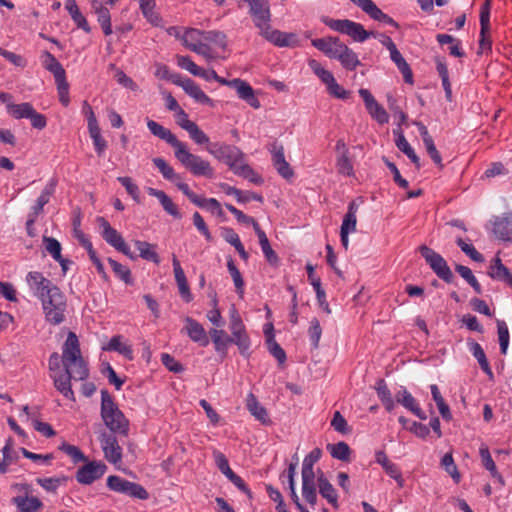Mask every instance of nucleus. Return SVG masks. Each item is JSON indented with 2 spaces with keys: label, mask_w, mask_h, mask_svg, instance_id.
Segmentation results:
<instances>
[{
  "label": "nucleus",
  "mask_w": 512,
  "mask_h": 512,
  "mask_svg": "<svg viewBox=\"0 0 512 512\" xmlns=\"http://www.w3.org/2000/svg\"><path fill=\"white\" fill-rule=\"evenodd\" d=\"M147 127L150 132L166 141L174 149L176 159L194 176H203L206 178L214 177V169L210 163L200 156L192 154L187 145L178 140L177 137L167 128L163 127L154 120H147Z\"/></svg>",
  "instance_id": "obj_1"
},
{
  "label": "nucleus",
  "mask_w": 512,
  "mask_h": 512,
  "mask_svg": "<svg viewBox=\"0 0 512 512\" xmlns=\"http://www.w3.org/2000/svg\"><path fill=\"white\" fill-rule=\"evenodd\" d=\"M101 418L110 430L109 433L127 437L129 433V420L114 402L107 390L101 391Z\"/></svg>",
  "instance_id": "obj_2"
},
{
  "label": "nucleus",
  "mask_w": 512,
  "mask_h": 512,
  "mask_svg": "<svg viewBox=\"0 0 512 512\" xmlns=\"http://www.w3.org/2000/svg\"><path fill=\"white\" fill-rule=\"evenodd\" d=\"M62 363L64 368L77 371L79 380H85L89 376L87 364L84 361L78 337L74 332H69L62 347Z\"/></svg>",
  "instance_id": "obj_3"
},
{
  "label": "nucleus",
  "mask_w": 512,
  "mask_h": 512,
  "mask_svg": "<svg viewBox=\"0 0 512 512\" xmlns=\"http://www.w3.org/2000/svg\"><path fill=\"white\" fill-rule=\"evenodd\" d=\"M46 320L52 325H59L65 320L66 297L59 288H52L41 299Z\"/></svg>",
  "instance_id": "obj_4"
},
{
  "label": "nucleus",
  "mask_w": 512,
  "mask_h": 512,
  "mask_svg": "<svg viewBox=\"0 0 512 512\" xmlns=\"http://www.w3.org/2000/svg\"><path fill=\"white\" fill-rule=\"evenodd\" d=\"M421 256L425 259L426 263L430 266L433 272L443 281L450 284L454 281V275L448 266L446 260L433 249L426 245L419 247Z\"/></svg>",
  "instance_id": "obj_5"
},
{
  "label": "nucleus",
  "mask_w": 512,
  "mask_h": 512,
  "mask_svg": "<svg viewBox=\"0 0 512 512\" xmlns=\"http://www.w3.org/2000/svg\"><path fill=\"white\" fill-rule=\"evenodd\" d=\"M323 22L332 30L346 34L350 36L354 41L364 42L371 35H374V32H368L364 29L363 25L348 19L343 20H335L330 18H325Z\"/></svg>",
  "instance_id": "obj_6"
},
{
  "label": "nucleus",
  "mask_w": 512,
  "mask_h": 512,
  "mask_svg": "<svg viewBox=\"0 0 512 512\" xmlns=\"http://www.w3.org/2000/svg\"><path fill=\"white\" fill-rule=\"evenodd\" d=\"M97 223L102 229L101 236L103 239L117 251L123 253L131 260H135L137 256L131 252L130 247L125 242L121 234L113 228L104 217H97Z\"/></svg>",
  "instance_id": "obj_7"
},
{
  "label": "nucleus",
  "mask_w": 512,
  "mask_h": 512,
  "mask_svg": "<svg viewBox=\"0 0 512 512\" xmlns=\"http://www.w3.org/2000/svg\"><path fill=\"white\" fill-rule=\"evenodd\" d=\"M249 5V14L259 29L260 35L271 27V11L268 0H245Z\"/></svg>",
  "instance_id": "obj_8"
},
{
  "label": "nucleus",
  "mask_w": 512,
  "mask_h": 512,
  "mask_svg": "<svg viewBox=\"0 0 512 512\" xmlns=\"http://www.w3.org/2000/svg\"><path fill=\"white\" fill-rule=\"evenodd\" d=\"M107 486L112 491L140 500H146L149 497V493L143 486L116 475H111L107 478Z\"/></svg>",
  "instance_id": "obj_9"
},
{
  "label": "nucleus",
  "mask_w": 512,
  "mask_h": 512,
  "mask_svg": "<svg viewBox=\"0 0 512 512\" xmlns=\"http://www.w3.org/2000/svg\"><path fill=\"white\" fill-rule=\"evenodd\" d=\"M118 434L108 433L106 431L99 435V441L104 453L105 459L116 465L122 461V448L117 440Z\"/></svg>",
  "instance_id": "obj_10"
},
{
  "label": "nucleus",
  "mask_w": 512,
  "mask_h": 512,
  "mask_svg": "<svg viewBox=\"0 0 512 512\" xmlns=\"http://www.w3.org/2000/svg\"><path fill=\"white\" fill-rule=\"evenodd\" d=\"M107 466L101 461H91L76 472V480L83 485H90L100 479L106 472Z\"/></svg>",
  "instance_id": "obj_11"
},
{
  "label": "nucleus",
  "mask_w": 512,
  "mask_h": 512,
  "mask_svg": "<svg viewBox=\"0 0 512 512\" xmlns=\"http://www.w3.org/2000/svg\"><path fill=\"white\" fill-rule=\"evenodd\" d=\"M206 149L211 155L226 165L236 159L243 158V153L238 147L225 143H212Z\"/></svg>",
  "instance_id": "obj_12"
},
{
  "label": "nucleus",
  "mask_w": 512,
  "mask_h": 512,
  "mask_svg": "<svg viewBox=\"0 0 512 512\" xmlns=\"http://www.w3.org/2000/svg\"><path fill=\"white\" fill-rule=\"evenodd\" d=\"M55 388L67 399L75 401V395L71 387V380L80 381L77 377V371L64 368L59 374H51Z\"/></svg>",
  "instance_id": "obj_13"
},
{
  "label": "nucleus",
  "mask_w": 512,
  "mask_h": 512,
  "mask_svg": "<svg viewBox=\"0 0 512 512\" xmlns=\"http://www.w3.org/2000/svg\"><path fill=\"white\" fill-rule=\"evenodd\" d=\"M26 280L33 294L40 300L47 296L52 288H58L49 279L45 278L41 272H29L26 276Z\"/></svg>",
  "instance_id": "obj_14"
},
{
  "label": "nucleus",
  "mask_w": 512,
  "mask_h": 512,
  "mask_svg": "<svg viewBox=\"0 0 512 512\" xmlns=\"http://www.w3.org/2000/svg\"><path fill=\"white\" fill-rule=\"evenodd\" d=\"M359 95L365 103L366 110L370 116L376 120L379 124H385L389 121V116L386 110L381 106L370 93L369 90L361 88Z\"/></svg>",
  "instance_id": "obj_15"
},
{
  "label": "nucleus",
  "mask_w": 512,
  "mask_h": 512,
  "mask_svg": "<svg viewBox=\"0 0 512 512\" xmlns=\"http://www.w3.org/2000/svg\"><path fill=\"white\" fill-rule=\"evenodd\" d=\"M261 36L279 47H295L299 44L298 36L295 33L282 32L272 29V27L262 33Z\"/></svg>",
  "instance_id": "obj_16"
},
{
  "label": "nucleus",
  "mask_w": 512,
  "mask_h": 512,
  "mask_svg": "<svg viewBox=\"0 0 512 512\" xmlns=\"http://www.w3.org/2000/svg\"><path fill=\"white\" fill-rule=\"evenodd\" d=\"M182 332H185L193 342L198 343L202 347H206L209 344V338L204 327L191 317L185 318V326Z\"/></svg>",
  "instance_id": "obj_17"
},
{
  "label": "nucleus",
  "mask_w": 512,
  "mask_h": 512,
  "mask_svg": "<svg viewBox=\"0 0 512 512\" xmlns=\"http://www.w3.org/2000/svg\"><path fill=\"white\" fill-rule=\"evenodd\" d=\"M270 151L272 153V163L277 172L285 179L292 178L294 171L285 159L283 146L274 143Z\"/></svg>",
  "instance_id": "obj_18"
},
{
  "label": "nucleus",
  "mask_w": 512,
  "mask_h": 512,
  "mask_svg": "<svg viewBox=\"0 0 512 512\" xmlns=\"http://www.w3.org/2000/svg\"><path fill=\"white\" fill-rule=\"evenodd\" d=\"M396 402L405 407L407 410L412 412L415 416L420 418L421 420H426V413L420 408L416 399L412 396V394L405 388L401 387L397 393L395 394Z\"/></svg>",
  "instance_id": "obj_19"
},
{
  "label": "nucleus",
  "mask_w": 512,
  "mask_h": 512,
  "mask_svg": "<svg viewBox=\"0 0 512 512\" xmlns=\"http://www.w3.org/2000/svg\"><path fill=\"white\" fill-rule=\"evenodd\" d=\"M232 83H233L232 88H234L236 90L237 95L240 99L245 101L248 105H250L254 109L260 108V106H261L260 101L255 96L254 89L248 82L241 80L239 78H236V79H232Z\"/></svg>",
  "instance_id": "obj_20"
},
{
  "label": "nucleus",
  "mask_w": 512,
  "mask_h": 512,
  "mask_svg": "<svg viewBox=\"0 0 512 512\" xmlns=\"http://www.w3.org/2000/svg\"><path fill=\"white\" fill-rule=\"evenodd\" d=\"M343 42L338 37H324L312 40V45L331 59H336Z\"/></svg>",
  "instance_id": "obj_21"
},
{
  "label": "nucleus",
  "mask_w": 512,
  "mask_h": 512,
  "mask_svg": "<svg viewBox=\"0 0 512 512\" xmlns=\"http://www.w3.org/2000/svg\"><path fill=\"white\" fill-rule=\"evenodd\" d=\"M495 236L503 241H512V213L497 217L493 224Z\"/></svg>",
  "instance_id": "obj_22"
},
{
  "label": "nucleus",
  "mask_w": 512,
  "mask_h": 512,
  "mask_svg": "<svg viewBox=\"0 0 512 512\" xmlns=\"http://www.w3.org/2000/svg\"><path fill=\"white\" fill-rule=\"evenodd\" d=\"M488 275L493 280L503 282L512 288V274L498 256L494 258L490 265Z\"/></svg>",
  "instance_id": "obj_23"
},
{
  "label": "nucleus",
  "mask_w": 512,
  "mask_h": 512,
  "mask_svg": "<svg viewBox=\"0 0 512 512\" xmlns=\"http://www.w3.org/2000/svg\"><path fill=\"white\" fill-rule=\"evenodd\" d=\"M317 485L320 495L332 505L333 508H338V493L330 481L321 473L317 477Z\"/></svg>",
  "instance_id": "obj_24"
},
{
  "label": "nucleus",
  "mask_w": 512,
  "mask_h": 512,
  "mask_svg": "<svg viewBox=\"0 0 512 512\" xmlns=\"http://www.w3.org/2000/svg\"><path fill=\"white\" fill-rule=\"evenodd\" d=\"M147 193L150 196L156 197L163 209L172 217L180 219L182 217L178 207L174 204L172 199L162 190H158L152 187L147 188Z\"/></svg>",
  "instance_id": "obj_25"
},
{
  "label": "nucleus",
  "mask_w": 512,
  "mask_h": 512,
  "mask_svg": "<svg viewBox=\"0 0 512 512\" xmlns=\"http://www.w3.org/2000/svg\"><path fill=\"white\" fill-rule=\"evenodd\" d=\"M375 458H376V462L383 467L385 472L391 478L396 480L400 487H402L404 480L402 478L401 471H400V469L398 468V466L395 463L391 462L388 459L386 453L384 451H377L376 455H375Z\"/></svg>",
  "instance_id": "obj_26"
},
{
  "label": "nucleus",
  "mask_w": 512,
  "mask_h": 512,
  "mask_svg": "<svg viewBox=\"0 0 512 512\" xmlns=\"http://www.w3.org/2000/svg\"><path fill=\"white\" fill-rule=\"evenodd\" d=\"M264 333L269 352L277 359L280 365L284 364L287 357L284 349L275 341L273 334V325L266 324Z\"/></svg>",
  "instance_id": "obj_27"
},
{
  "label": "nucleus",
  "mask_w": 512,
  "mask_h": 512,
  "mask_svg": "<svg viewBox=\"0 0 512 512\" xmlns=\"http://www.w3.org/2000/svg\"><path fill=\"white\" fill-rule=\"evenodd\" d=\"M393 134L397 136L395 140V144L397 148L403 152L413 164H415L416 168L419 169L421 167L420 158L415 153L414 149L410 146L409 142L406 140L403 131L401 128L394 129Z\"/></svg>",
  "instance_id": "obj_28"
},
{
  "label": "nucleus",
  "mask_w": 512,
  "mask_h": 512,
  "mask_svg": "<svg viewBox=\"0 0 512 512\" xmlns=\"http://www.w3.org/2000/svg\"><path fill=\"white\" fill-rule=\"evenodd\" d=\"M246 407L251 415H253L255 419L260 421L262 424L268 425L271 423L266 408L259 403L254 394H248L246 399Z\"/></svg>",
  "instance_id": "obj_29"
},
{
  "label": "nucleus",
  "mask_w": 512,
  "mask_h": 512,
  "mask_svg": "<svg viewBox=\"0 0 512 512\" xmlns=\"http://www.w3.org/2000/svg\"><path fill=\"white\" fill-rule=\"evenodd\" d=\"M56 188V181L52 179L42 190L40 196L36 200V203L31 207V211L28 215H31L33 217H38L42 212L44 206L49 202L50 197L55 192Z\"/></svg>",
  "instance_id": "obj_30"
},
{
  "label": "nucleus",
  "mask_w": 512,
  "mask_h": 512,
  "mask_svg": "<svg viewBox=\"0 0 512 512\" xmlns=\"http://www.w3.org/2000/svg\"><path fill=\"white\" fill-rule=\"evenodd\" d=\"M255 233L258 236L259 244L267 262L272 266H278L279 257L272 249L266 233L261 229V227H256Z\"/></svg>",
  "instance_id": "obj_31"
},
{
  "label": "nucleus",
  "mask_w": 512,
  "mask_h": 512,
  "mask_svg": "<svg viewBox=\"0 0 512 512\" xmlns=\"http://www.w3.org/2000/svg\"><path fill=\"white\" fill-rule=\"evenodd\" d=\"M92 8L97 15V20L103 30V33L106 36L110 35L112 33V26L111 15L108 8L103 6V4L97 0L92 2Z\"/></svg>",
  "instance_id": "obj_32"
},
{
  "label": "nucleus",
  "mask_w": 512,
  "mask_h": 512,
  "mask_svg": "<svg viewBox=\"0 0 512 512\" xmlns=\"http://www.w3.org/2000/svg\"><path fill=\"white\" fill-rule=\"evenodd\" d=\"M436 70L441 78L442 86L445 91V97L448 101L452 100V88L449 79L448 67L444 57L436 56L434 58Z\"/></svg>",
  "instance_id": "obj_33"
},
{
  "label": "nucleus",
  "mask_w": 512,
  "mask_h": 512,
  "mask_svg": "<svg viewBox=\"0 0 512 512\" xmlns=\"http://www.w3.org/2000/svg\"><path fill=\"white\" fill-rule=\"evenodd\" d=\"M186 94L200 104L213 106V100L192 79L186 78L184 89Z\"/></svg>",
  "instance_id": "obj_34"
},
{
  "label": "nucleus",
  "mask_w": 512,
  "mask_h": 512,
  "mask_svg": "<svg viewBox=\"0 0 512 512\" xmlns=\"http://www.w3.org/2000/svg\"><path fill=\"white\" fill-rule=\"evenodd\" d=\"M336 59L340 61L341 65L345 69L350 71L355 70L357 66L361 64L357 54L352 49H350L346 44L340 46V52L338 53Z\"/></svg>",
  "instance_id": "obj_35"
},
{
  "label": "nucleus",
  "mask_w": 512,
  "mask_h": 512,
  "mask_svg": "<svg viewBox=\"0 0 512 512\" xmlns=\"http://www.w3.org/2000/svg\"><path fill=\"white\" fill-rule=\"evenodd\" d=\"M40 59L42 66L52 73L55 79L66 74L61 63L49 51H43Z\"/></svg>",
  "instance_id": "obj_36"
},
{
  "label": "nucleus",
  "mask_w": 512,
  "mask_h": 512,
  "mask_svg": "<svg viewBox=\"0 0 512 512\" xmlns=\"http://www.w3.org/2000/svg\"><path fill=\"white\" fill-rule=\"evenodd\" d=\"M302 496L311 506L317 503L315 475H302Z\"/></svg>",
  "instance_id": "obj_37"
},
{
  "label": "nucleus",
  "mask_w": 512,
  "mask_h": 512,
  "mask_svg": "<svg viewBox=\"0 0 512 512\" xmlns=\"http://www.w3.org/2000/svg\"><path fill=\"white\" fill-rule=\"evenodd\" d=\"M65 6L77 27L84 30L86 33H90L91 27L85 16L80 12L76 0H67Z\"/></svg>",
  "instance_id": "obj_38"
},
{
  "label": "nucleus",
  "mask_w": 512,
  "mask_h": 512,
  "mask_svg": "<svg viewBox=\"0 0 512 512\" xmlns=\"http://www.w3.org/2000/svg\"><path fill=\"white\" fill-rule=\"evenodd\" d=\"M375 390L385 409L391 412L395 408V401L384 379L377 380Z\"/></svg>",
  "instance_id": "obj_39"
},
{
  "label": "nucleus",
  "mask_w": 512,
  "mask_h": 512,
  "mask_svg": "<svg viewBox=\"0 0 512 512\" xmlns=\"http://www.w3.org/2000/svg\"><path fill=\"white\" fill-rule=\"evenodd\" d=\"M215 350L218 353L226 355L228 344L232 343L231 337L222 329H211L209 331Z\"/></svg>",
  "instance_id": "obj_40"
},
{
  "label": "nucleus",
  "mask_w": 512,
  "mask_h": 512,
  "mask_svg": "<svg viewBox=\"0 0 512 512\" xmlns=\"http://www.w3.org/2000/svg\"><path fill=\"white\" fill-rule=\"evenodd\" d=\"M104 349L109 351H116L129 360L133 359L132 346L127 343H123L122 336L120 335L113 336Z\"/></svg>",
  "instance_id": "obj_41"
},
{
  "label": "nucleus",
  "mask_w": 512,
  "mask_h": 512,
  "mask_svg": "<svg viewBox=\"0 0 512 512\" xmlns=\"http://www.w3.org/2000/svg\"><path fill=\"white\" fill-rule=\"evenodd\" d=\"M134 245L136 249L139 251V256L142 259L151 261L155 264L160 263V258L155 250V245L140 240H135Z\"/></svg>",
  "instance_id": "obj_42"
},
{
  "label": "nucleus",
  "mask_w": 512,
  "mask_h": 512,
  "mask_svg": "<svg viewBox=\"0 0 512 512\" xmlns=\"http://www.w3.org/2000/svg\"><path fill=\"white\" fill-rule=\"evenodd\" d=\"M13 502L18 508V512H36L43 506V503L37 497L17 496L13 498Z\"/></svg>",
  "instance_id": "obj_43"
},
{
  "label": "nucleus",
  "mask_w": 512,
  "mask_h": 512,
  "mask_svg": "<svg viewBox=\"0 0 512 512\" xmlns=\"http://www.w3.org/2000/svg\"><path fill=\"white\" fill-rule=\"evenodd\" d=\"M470 351L472 355L477 359L481 369L490 377H493V372L491 370L490 364L487 360L485 352L481 345L477 342H472L470 344Z\"/></svg>",
  "instance_id": "obj_44"
},
{
  "label": "nucleus",
  "mask_w": 512,
  "mask_h": 512,
  "mask_svg": "<svg viewBox=\"0 0 512 512\" xmlns=\"http://www.w3.org/2000/svg\"><path fill=\"white\" fill-rule=\"evenodd\" d=\"M327 450L335 459L348 462L350 461L351 449L346 442H338L336 444H328Z\"/></svg>",
  "instance_id": "obj_45"
},
{
  "label": "nucleus",
  "mask_w": 512,
  "mask_h": 512,
  "mask_svg": "<svg viewBox=\"0 0 512 512\" xmlns=\"http://www.w3.org/2000/svg\"><path fill=\"white\" fill-rule=\"evenodd\" d=\"M184 130L189 133L190 138L198 145L207 144L209 146V137L199 128V126L193 121H187L184 126Z\"/></svg>",
  "instance_id": "obj_46"
},
{
  "label": "nucleus",
  "mask_w": 512,
  "mask_h": 512,
  "mask_svg": "<svg viewBox=\"0 0 512 512\" xmlns=\"http://www.w3.org/2000/svg\"><path fill=\"white\" fill-rule=\"evenodd\" d=\"M430 389H431L432 398L435 401L442 418L447 421L451 420L452 414L450 412V408H449L448 404H446V402L444 401V399L439 391L438 386L436 384H433L430 386Z\"/></svg>",
  "instance_id": "obj_47"
},
{
  "label": "nucleus",
  "mask_w": 512,
  "mask_h": 512,
  "mask_svg": "<svg viewBox=\"0 0 512 512\" xmlns=\"http://www.w3.org/2000/svg\"><path fill=\"white\" fill-rule=\"evenodd\" d=\"M108 263L110 264L116 277L122 280L125 284L132 285L134 283L131 271L127 266L122 265L112 258H108Z\"/></svg>",
  "instance_id": "obj_48"
},
{
  "label": "nucleus",
  "mask_w": 512,
  "mask_h": 512,
  "mask_svg": "<svg viewBox=\"0 0 512 512\" xmlns=\"http://www.w3.org/2000/svg\"><path fill=\"white\" fill-rule=\"evenodd\" d=\"M455 270L473 288V290L477 294L482 293V287L469 267L461 264H456Z\"/></svg>",
  "instance_id": "obj_49"
},
{
  "label": "nucleus",
  "mask_w": 512,
  "mask_h": 512,
  "mask_svg": "<svg viewBox=\"0 0 512 512\" xmlns=\"http://www.w3.org/2000/svg\"><path fill=\"white\" fill-rule=\"evenodd\" d=\"M227 268H228V271L233 279L237 294L240 297H242L244 294L245 283H244L243 277L241 275V272L239 271V269L237 268V266L234 263V260L231 257H229L227 260Z\"/></svg>",
  "instance_id": "obj_50"
},
{
  "label": "nucleus",
  "mask_w": 512,
  "mask_h": 512,
  "mask_svg": "<svg viewBox=\"0 0 512 512\" xmlns=\"http://www.w3.org/2000/svg\"><path fill=\"white\" fill-rule=\"evenodd\" d=\"M7 110L15 119H28L34 108L30 103L24 102L20 104H8Z\"/></svg>",
  "instance_id": "obj_51"
},
{
  "label": "nucleus",
  "mask_w": 512,
  "mask_h": 512,
  "mask_svg": "<svg viewBox=\"0 0 512 512\" xmlns=\"http://www.w3.org/2000/svg\"><path fill=\"white\" fill-rule=\"evenodd\" d=\"M153 163L165 179L171 182H176V180L181 179V176L175 173L173 167L170 166L163 158H154Z\"/></svg>",
  "instance_id": "obj_52"
},
{
  "label": "nucleus",
  "mask_w": 512,
  "mask_h": 512,
  "mask_svg": "<svg viewBox=\"0 0 512 512\" xmlns=\"http://www.w3.org/2000/svg\"><path fill=\"white\" fill-rule=\"evenodd\" d=\"M322 455L320 448L313 449L303 460L301 475H315L313 466L319 461Z\"/></svg>",
  "instance_id": "obj_53"
},
{
  "label": "nucleus",
  "mask_w": 512,
  "mask_h": 512,
  "mask_svg": "<svg viewBox=\"0 0 512 512\" xmlns=\"http://www.w3.org/2000/svg\"><path fill=\"white\" fill-rule=\"evenodd\" d=\"M90 137L93 141V145L95 148V151L98 156H102L104 151L107 148V142L106 140L101 136V130L99 125L90 127L88 129Z\"/></svg>",
  "instance_id": "obj_54"
},
{
  "label": "nucleus",
  "mask_w": 512,
  "mask_h": 512,
  "mask_svg": "<svg viewBox=\"0 0 512 512\" xmlns=\"http://www.w3.org/2000/svg\"><path fill=\"white\" fill-rule=\"evenodd\" d=\"M202 39L207 42L213 43L214 45L225 49L227 46V36L224 32L218 30L204 31L202 33Z\"/></svg>",
  "instance_id": "obj_55"
},
{
  "label": "nucleus",
  "mask_w": 512,
  "mask_h": 512,
  "mask_svg": "<svg viewBox=\"0 0 512 512\" xmlns=\"http://www.w3.org/2000/svg\"><path fill=\"white\" fill-rule=\"evenodd\" d=\"M497 323V333L500 345L501 354L505 355L507 353V349L509 346V330L506 322L504 320H496Z\"/></svg>",
  "instance_id": "obj_56"
},
{
  "label": "nucleus",
  "mask_w": 512,
  "mask_h": 512,
  "mask_svg": "<svg viewBox=\"0 0 512 512\" xmlns=\"http://www.w3.org/2000/svg\"><path fill=\"white\" fill-rule=\"evenodd\" d=\"M441 466L452 477L455 483H459L461 475L457 469L451 453H446L441 459Z\"/></svg>",
  "instance_id": "obj_57"
},
{
  "label": "nucleus",
  "mask_w": 512,
  "mask_h": 512,
  "mask_svg": "<svg viewBox=\"0 0 512 512\" xmlns=\"http://www.w3.org/2000/svg\"><path fill=\"white\" fill-rule=\"evenodd\" d=\"M196 206L199 208L207 209L208 211L216 214L219 217L224 215L220 202L215 198L200 197Z\"/></svg>",
  "instance_id": "obj_58"
},
{
  "label": "nucleus",
  "mask_w": 512,
  "mask_h": 512,
  "mask_svg": "<svg viewBox=\"0 0 512 512\" xmlns=\"http://www.w3.org/2000/svg\"><path fill=\"white\" fill-rule=\"evenodd\" d=\"M176 58L180 68L189 71L194 76H204V69L197 66L189 56L177 55Z\"/></svg>",
  "instance_id": "obj_59"
},
{
  "label": "nucleus",
  "mask_w": 512,
  "mask_h": 512,
  "mask_svg": "<svg viewBox=\"0 0 512 512\" xmlns=\"http://www.w3.org/2000/svg\"><path fill=\"white\" fill-rule=\"evenodd\" d=\"M55 83L57 86L59 101L64 107H67L70 103V97H69V84L66 80V74L55 79Z\"/></svg>",
  "instance_id": "obj_60"
},
{
  "label": "nucleus",
  "mask_w": 512,
  "mask_h": 512,
  "mask_svg": "<svg viewBox=\"0 0 512 512\" xmlns=\"http://www.w3.org/2000/svg\"><path fill=\"white\" fill-rule=\"evenodd\" d=\"M356 210L357 209L355 207V204L353 202L350 203L348 206V211L345 214V216L343 218L342 225H341L342 231L345 230L347 232H353L356 230V223H357Z\"/></svg>",
  "instance_id": "obj_61"
},
{
  "label": "nucleus",
  "mask_w": 512,
  "mask_h": 512,
  "mask_svg": "<svg viewBox=\"0 0 512 512\" xmlns=\"http://www.w3.org/2000/svg\"><path fill=\"white\" fill-rule=\"evenodd\" d=\"M456 244L473 261L478 262V263H481L484 261L483 255L480 252H478L472 244L466 243L461 237H458L456 239Z\"/></svg>",
  "instance_id": "obj_62"
},
{
  "label": "nucleus",
  "mask_w": 512,
  "mask_h": 512,
  "mask_svg": "<svg viewBox=\"0 0 512 512\" xmlns=\"http://www.w3.org/2000/svg\"><path fill=\"white\" fill-rule=\"evenodd\" d=\"M232 336V343H235L238 346L241 355L249 357L250 339L246 331Z\"/></svg>",
  "instance_id": "obj_63"
},
{
  "label": "nucleus",
  "mask_w": 512,
  "mask_h": 512,
  "mask_svg": "<svg viewBox=\"0 0 512 512\" xmlns=\"http://www.w3.org/2000/svg\"><path fill=\"white\" fill-rule=\"evenodd\" d=\"M372 19L383 22L387 25L393 26L395 28H398V23L391 18L389 15L382 12L374 3L371 9L367 13Z\"/></svg>",
  "instance_id": "obj_64"
}]
</instances>
